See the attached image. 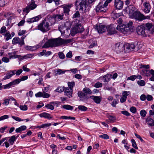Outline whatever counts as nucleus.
I'll return each instance as SVG.
<instances>
[{"label":"nucleus","mask_w":154,"mask_h":154,"mask_svg":"<svg viewBox=\"0 0 154 154\" xmlns=\"http://www.w3.org/2000/svg\"><path fill=\"white\" fill-rule=\"evenodd\" d=\"M72 41L71 39H64L60 38L50 39L45 43L42 48H47L49 47H56L70 43Z\"/></svg>","instance_id":"nucleus-1"},{"label":"nucleus","mask_w":154,"mask_h":154,"mask_svg":"<svg viewBox=\"0 0 154 154\" xmlns=\"http://www.w3.org/2000/svg\"><path fill=\"white\" fill-rule=\"evenodd\" d=\"M132 24V21H130L125 24L119 25L116 27V29L119 31L124 34H129L133 31Z\"/></svg>","instance_id":"nucleus-2"},{"label":"nucleus","mask_w":154,"mask_h":154,"mask_svg":"<svg viewBox=\"0 0 154 154\" xmlns=\"http://www.w3.org/2000/svg\"><path fill=\"white\" fill-rule=\"evenodd\" d=\"M105 1L104 3L100 2L96 8V11L97 12H104L106 10V7L109 3H110L113 0H102Z\"/></svg>","instance_id":"nucleus-3"},{"label":"nucleus","mask_w":154,"mask_h":154,"mask_svg":"<svg viewBox=\"0 0 154 154\" xmlns=\"http://www.w3.org/2000/svg\"><path fill=\"white\" fill-rule=\"evenodd\" d=\"M88 3L87 0H76L75 5L78 10L83 11L85 9Z\"/></svg>","instance_id":"nucleus-4"},{"label":"nucleus","mask_w":154,"mask_h":154,"mask_svg":"<svg viewBox=\"0 0 154 154\" xmlns=\"http://www.w3.org/2000/svg\"><path fill=\"white\" fill-rule=\"evenodd\" d=\"M49 26V22L46 20H44L38 25V28L43 32H45L50 29Z\"/></svg>","instance_id":"nucleus-5"},{"label":"nucleus","mask_w":154,"mask_h":154,"mask_svg":"<svg viewBox=\"0 0 154 154\" xmlns=\"http://www.w3.org/2000/svg\"><path fill=\"white\" fill-rule=\"evenodd\" d=\"M136 30L138 35L143 37H146L148 35V32L146 31L144 24L138 26Z\"/></svg>","instance_id":"nucleus-6"},{"label":"nucleus","mask_w":154,"mask_h":154,"mask_svg":"<svg viewBox=\"0 0 154 154\" xmlns=\"http://www.w3.org/2000/svg\"><path fill=\"white\" fill-rule=\"evenodd\" d=\"M83 26L80 24L77 23L72 28L71 31V35L74 36L76 34L78 33H82L84 31Z\"/></svg>","instance_id":"nucleus-7"},{"label":"nucleus","mask_w":154,"mask_h":154,"mask_svg":"<svg viewBox=\"0 0 154 154\" xmlns=\"http://www.w3.org/2000/svg\"><path fill=\"white\" fill-rule=\"evenodd\" d=\"M37 6L34 0H32L30 4L23 9V11L28 14L31 10L35 8Z\"/></svg>","instance_id":"nucleus-8"},{"label":"nucleus","mask_w":154,"mask_h":154,"mask_svg":"<svg viewBox=\"0 0 154 154\" xmlns=\"http://www.w3.org/2000/svg\"><path fill=\"white\" fill-rule=\"evenodd\" d=\"M71 27V24L69 22H66L64 24L60 25L58 27V29L61 32V34H64L65 30L67 29H69Z\"/></svg>","instance_id":"nucleus-9"},{"label":"nucleus","mask_w":154,"mask_h":154,"mask_svg":"<svg viewBox=\"0 0 154 154\" xmlns=\"http://www.w3.org/2000/svg\"><path fill=\"white\" fill-rule=\"evenodd\" d=\"M146 31L148 32V34H154V25L152 23H147L144 24Z\"/></svg>","instance_id":"nucleus-10"},{"label":"nucleus","mask_w":154,"mask_h":154,"mask_svg":"<svg viewBox=\"0 0 154 154\" xmlns=\"http://www.w3.org/2000/svg\"><path fill=\"white\" fill-rule=\"evenodd\" d=\"M125 50V44L120 42L116 43L115 45V51L117 53H119Z\"/></svg>","instance_id":"nucleus-11"},{"label":"nucleus","mask_w":154,"mask_h":154,"mask_svg":"<svg viewBox=\"0 0 154 154\" xmlns=\"http://www.w3.org/2000/svg\"><path fill=\"white\" fill-rule=\"evenodd\" d=\"M143 11L146 14L149 13L151 8V6L149 2L146 1L143 3Z\"/></svg>","instance_id":"nucleus-12"},{"label":"nucleus","mask_w":154,"mask_h":154,"mask_svg":"<svg viewBox=\"0 0 154 154\" xmlns=\"http://www.w3.org/2000/svg\"><path fill=\"white\" fill-rule=\"evenodd\" d=\"M77 94L80 100L86 101L89 98L86 94L81 91H78Z\"/></svg>","instance_id":"nucleus-13"},{"label":"nucleus","mask_w":154,"mask_h":154,"mask_svg":"<svg viewBox=\"0 0 154 154\" xmlns=\"http://www.w3.org/2000/svg\"><path fill=\"white\" fill-rule=\"evenodd\" d=\"M124 3L121 0H115L114 6L117 9L120 10L122 8Z\"/></svg>","instance_id":"nucleus-14"},{"label":"nucleus","mask_w":154,"mask_h":154,"mask_svg":"<svg viewBox=\"0 0 154 154\" xmlns=\"http://www.w3.org/2000/svg\"><path fill=\"white\" fill-rule=\"evenodd\" d=\"M134 17L136 20L141 21L143 20V14L140 11H136L134 13Z\"/></svg>","instance_id":"nucleus-15"},{"label":"nucleus","mask_w":154,"mask_h":154,"mask_svg":"<svg viewBox=\"0 0 154 154\" xmlns=\"http://www.w3.org/2000/svg\"><path fill=\"white\" fill-rule=\"evenodd\" d=\"M107 27L103 25H99L96 26V29L99 33H102L107 30Z\"/></svg>","instance_id":"nucleus-16"},{"label":"nucleus","mask_w":154,"mask_h":154,"mask_svg":"<svg viewBox=\"0 0 154 154\" xmlns=\"http://www.w3.org/2000/svg\"><path fill=\"white\" fill-rule=\"evenodd\" d=\"M73 89H71L68 87L65 88L64 90V93L65 95L68 97L69 98H71L72 97Z\"/></svg>","instance_id":"nucleus-17"},{"label":"nucleus","mask_w":154,"mask_h":154,"mask_svg":"<svg viewBox=\"0 0 154 154\" xmlns=\"http://www.w3.org/2000/svg\"><path fill=\"white\" fill-rule=\"evenodd\" d=\"M107 31L110 34H113L116 32V30L115 27H114L113 25H110L107 27Z\"/></svg>","instance_id":"nucleus-18"},{"label":"nucleus","mask_w":154,"mask_h":154,"mask_svg":"<svg viewBox=\"0 0 154 154\" xmlns=\"http://www.w3.org/2000/svg\"><path fill=\"white\" fill-rule=\"evenodd\" d=\"M16 70H14L12 71H10L8 73L6 74V75L3 79V80L8 79L11 78L13 75L15 74Z\"/></svg>","instance_id":"nucleus-19"},{"label":"nucleus","mask_w":154,"mask_h":154,"mask_svg":"<svg viewBox=\"0 0 154 154\" xmlns=\"http://www.w3.org/2000/svg\"><path fill=\"white\" fill-rule=\"evenodd\" d=\"M89 98L93 99L94 101V102L97 104H99L100 103L102 99V97L100 96H95L94 95L90 96Z\"/></svg>","instance_id":"nucleus-20"},{"label":"nucleus","mask_w":154,"mask_h":154,"mask_svg":"<svg viewBox=\"0 0 154 154\" xmlns=\"http://www.w3.org/2000/svg\"><path fill=\"white\" fill-rule=\"evenodd\" d=\"M146 122L149 126L152 127L154 126V120L152 118L149 117L146 118Z\"/></svg>","instance_id":"nucleus-21"},{"label":"nucleus","mask_w":154,"mask_h":154,"mask_svg":"<svg viewBox=\"0 0 154 154\" xmlns=\"http://www.w3.org/2000/svg\"><path fill=\"white\" fill-rule=\"evenodd\" d=\"M39 116L41 117H44L49 119H50L52 118L50 114L45 112L40 114Z\"/></svg>","instance_id":"nucleus-22"},{"label":"nucleus","mask_w":154,"mask_h":154,"mask_svg":"<svg viewBox=\"0 0 154 154\" xmlns=\"http://www.w3.org/2000/svg\"><path fill=\"white\" fill-rule=\"evenodd\" d=\"M111 78V77L110 75L107 74L103 76V77H100V79L102 80L103 82H106L109 81Z\"/></svg>","instance_id":"nucleus-23"},{"label":"nucleus","mask_w":154,"mask_h":154,"mask_svg":"<svg viewBox=\"0 0 154 154\" xmlns=\"http://www.w3.org/2000/svg\"><path fill=\"white\" fill-rule=\"evenodd\" d=\"M80 17V14H79V12L78 11H77L73 15L72 18H76L75 19V22L76 23H79L80 22V20L78 19Z\"/></svg>","instance_id":"nucleus-24"},{"label":"nucleus","mask_w":154,"mask_h":154,"mask_svg":"<svg viewBox=\"0 0 154 154\" xmlns=\"http://www.w3.org/2000/svg\"><path fill=\"white\" fill-rule=\"evenodd\" d=\"M38 47L37 46H29L26 45L25 46V48L27 50L34 51L37 49Z\"/></svg>","instance_id":"nucleus-25"},{"label":"nucleus","mask_w":154,"mask_h":154,"mask_svg":"<svg viewBox=\"0 0 154 154\" xmlns=\"http://www.w3.org/2000/svg\"><path fill=\"white\" fill-rule=\"evenodd\" d=\"M89 43L90 44L89 47V48H92L94 46L97 45V41L95 40L90 39L89 41Z\"/></svg>","instance_id":"nucleus-26"},{"label":"nucleus","mask_w":154,"mask_h":154,"mask_svg":"<svg viewBox=\"0 0 154 154\" xmlns=\"http://www.w3.org/2000/svg\"><path fill=\"white\" fill-rule=\"evenodd\" d=\"M39 18L38 16H37L28 19L27 22L29 23H32L39 20Z\"/></svg>","instance_id":"nucleus-27"},{"label":"nucleus","mask_w":154,"mask_h":154,"mask_svg":"<svg viewBox=\"0 0 154 154\" xmlns=\"http://www.w3.org/2000/svg\"><path fill=\"white\" fill-rule=\"evenodd\" d=\"M20 39L17 37H14L12 41V44L14 45L18 44L20 45Z\"/></svg>","instance_id":"nucleus-28"},{"label":"nucleus","mask_w":154,"mask_h":154,"mask_svg":"<svg viewBox=\"0 0 154 154\" xmlns=\"http://www.w3.org/2000/svg\"><path fill=\"white\" fill-rule=\"evenodd\" d=\"M26 128V126H21L19 128L16 129L15 131L17 133H19L21 131L25 130Z\"/></svg>","instance_id":"nucleus-29"},{"label":"nucleus","mask_w":154,"mask_h":154,"mask_svg":"<svg viewBox=\"0 0 154 154\" xmlns=\"http://www.w3.org/2000/svg\"><path fill=\"white\" fill-rule=\"evenodd\" d=\"M9 137L10 138L8 140L9 142L11 145H13L14 142L17 139L15 137V136L14 135H13L11 137Z\"/></svg>","instance_id":"nucleus-30"},{"label":"nucleus","mask_w":154,"mask_h":154,"mask_svg":"<svg viewBox=\"0 0 154 154\" xmlns=\"http://www.w3.org/2000/svg\"><path fill=\"white\" fill-rule=\"evenodd\" d=\"M116 120V117L112 116L110 117L109 120H107L106 121L107 122V123H112L115 122Z\"/></svg>","instance_id":"nucleus-31"},{"label":"nucleus","mask_w":154,"mask_h":154,"mask_svg":"<svg viewBox=\"0 0 154 154\" xmlns=\"http://www.w3.org/2000/svg\"><path fill=\"white\" fill-rule=\"evenodd\" d=\"M83 91L85 94H92V92L90 89L88 88H85L82 90Z\"/></svg>","instance_id":"nucleus-32"},{"label":"nucleus","mask_w":154,"mask_h":154,"mask_svg":"<svg viewBox=\"0 0 154 154\" xmlns=\"http://www.w3.org/2000/svg\"><path fill=\"white\" fill-rule=\"evenodd\" d=\"M62 108L68 110H72L73 107L69 105L63 104L62 105Z\"/></svg>","instance_id":"nucleus-33"},{"label":"nucleus","mask_w":154,"mask_h":154,"mask_svg":"<svg viewBox=\"0 0 154 154\" xmlns=\"http://www.w3.org/2000/svg\"><path fill=\"white\" fill-rule=\"evenodd\" d=\"M4 36L6 37L5 40L6 41H8L9 40L11 39L12 37L9 31L7 32L5 34Z\"/></svg>","instance_id":"nucleus-34"},{"label":"nucleus","mask_w":154,"mask_h":154,"mask_svg":"<svg viewBox=\"0 0 154 154\" xmlns=\"http://www.w3.org/2000/svg\"><path fill=\"white\" fill-rule=\"evenodd\" d=\"M52 125L51 123L43 124L42 125L38 127L39 128H43L49 127Z\"/></svg>","instance_id":"nucleus-35"},{"label":"nucleus","mask_w":154,"mask_h":154,"mask_svg":"<svg viewBox=\"0 0 154 154\" xmlns=\"http://www.w3.org/2000/svg\"><path fill=\"white\" fill-rule=\"evenodd\" d=\"M70 7L69 6H66L64 7L63 8L64 13H66L67 14H69V11Z\"/></svg>","instance_id":"nucleus-36"},{"label":"nucleus","mask_w":154,"mask_h":154,"mask_svg":"<svg viewBox=\"0 0 154 154\" xmlns=\"http://www.w3.org/2000/svg\"><path fill=\"white\" fill-rule=\"evenodd\" d=\"M60 118L63 119H70L74 120L75 119V118L74 117L71 116H61L60 117Z\"/></svg>","instance_id":"nucleus-37"},{"label":"nucleus","mask_w":154,"mask_h":154,"mask_svg":"<svg viewBox=\"0 0 154 154\" xmlns=\"http://www.w3.org/2000/svg\"><path fill=\"white\" fill-rule=\"evenodd\" d=\"M65 89V88L64 87H59L55 90V91L57 92L61 93L64 91Z\"/></svg>","instance_id":"nucleus-38"},{"label":"nucleus","mask_w":154,"mask_h":154,"mask_svg":"<svg viewBox=\"0 0 154 154\" xmlns=\"http://www.w3.org/2000/svg\"><path fill=\"white\" fill-rule=\"evenodd\" d=\"M78 109L81 111H85L88 109L87 107L83 105H80L78 107Z\"/></svg>","instance_id":"nucleus-39"},{"label":"nucleus","mask_w":154,"mask_h":154,"mask_svg":"<svg viewBox=\"0 0 154 154\" xmlns=\"http://www.w3.org/2000/svg\"><path fill=\"white\" fill-rule=\"evenodd\" d=\"M66 71L65 70H62L58 69L56 70V74L58 75L64 74Z\"/></svg>","instance_id":"nucleus-40"},{"label":"nucleus","mask_w":154,"mask_h":154,"mask_svg":"<svg viewBox=\"0 0 154 154\" xmlns=\"http://www.w3.org/2000/svg\"><path fill=\"white\" fill-rule=\"evenodd\" d=\"M7 30L6 29V27L5 26H2L1 29L0 30V33L2 34L3 35H4V33L5 32H7Z\"/></svg>","instance_id":"nucleus-41"},{"label":"nucleus","mask_w":154,"mask_h":154,"mask_svg":"<svg viewBox=\"0 0 154 154\" xmlns=\"http://www.w3.org/2000/svg\"><path fill=\"white\" fill-rule=\"evenodd\" d=\"M75 85V83L74 82H69L68 83V88L71 89H73V88Z\"/></svg>","instance_id":"nucleus-42"},{"label":"nucleus","mask_w":154,"mask_h":154,"mask_svg":"<svg viewBox=\"0 0 154 154\" xmlns=\"http://www.w3.org/2000/svg\"><path fill=\"white\" fill-rule=\"evenodd\" d=\"M119 103V101L118 100L114 99L113 100L112 103L111 104V105L112 106L116 107V105L117 104Z\"/></svg>","instance_id":"nucleus-43"},{"label":"nucleus","mask_w":154,"mask_h":154,"mask_svg":"<svg viewBox=\"0 0 154 154\" xmlns=\"http://www.w3.org/2000/svg\"><path fill=\"white\" fill-rule=\"evenodd\" d=\"M131 143L132 146L135 149H138V147L135 140L134 139L131 140Z\"/></svg>","instance_id":"nucleus-44"},{"label":"nucleus","mask_w":154,"mask_h":154,"mask_svg":"<svg viewBox=\"0 0 154 154\" xmlns=\"http://www.w3.org/2000/svg\"><path fill=\"white\" fill-rule=\"evenodd\" d=\"M24 56V58L26 59L28 58H30L34 56V54H29L26 55H25Z\"/></svg>","instance_id":"nucleus-45"},{"label":"nucleus","mask_w":154,"mask_h":154,"mask_svg":"<svg viewBox=\"0 0 154 154\" xmlns=\"http://www.w3.org/2000/svg\"><path fill=\"white\" fill-rule=\"evenodd\" d=\"M21 80L20 79H18L14 80L12 82V83L13 85L18 84L20 82Z\"/></svg>","instance_id":"nucleus-46"},{"label":"nucleus","mask_w":154,"mask_h":154,"mask_svg":"<svg viewBox=\"0 0 154 154\" xmlns=\"http://www.w3.org/2000/svg\"><path fill=\"white\" fill-rule=\"evenodd\" d=\"M54 102H52L50 104H48L45 106V107L47 108L50 109L51 110H53L54 109V106H53L51 103H53Z\"/></svg>","instance_id":"nucleus-47"},{"label":"nucleus","mask_w":154,"mask_h":154,"mask_svg":"<svg viewBox=\"0 0 154 154\" xmlns=\"http://www.w3.org/2000/svg\"><path fill=\"white\" fill-rule=\"evenodd\" d=\"M137 83L138 85L140 86H144L146 84L145 82L143 80L138 81Z\"/></svg>","instance_id":"nucleus-48"},{"label":"nucleus","mask_w":154,"mask_h":154,"mask_svg":"<svg viewBox=\"0 0 154 154\" xmlns=\"http://www.w3.org/2000/svg\"><path fill=\"white\" fill-rule=\"evenodd\" d=\"M99 137L100 138H101L104 139H109V136L106 134H104L102 135H100L99 136Z\"/></svg>","instance_id":"nucleus-49"},{"label":"nucleus","mask_w":154,"mask_h":154,"mask_svg":"<svg viewBox=\"0 0 154 154\" xmlns=\"http://www.w3.org/2000/svg\"><path fill=\"white\" fill-rule=\"evenodd\" d=\"M26 36L25 35H23L21 38L20 40V46H22L24 44V39L26 38Z\"/></svg>","instance_id":"nucleus-50"},{"label":"nucleus","mask_w":154,"mask_h":154,"mask_svg":"<svg viewBox=\"0 0 154 154\" xmlns=\"http://www.w3.org/2000/svg\"><path fill=\"white\" fill-rule=\"evenodd\" d=\"M152 110H149V113L150 115L153 116L154 115V104L151 105V106Z\"/></svg>","instance_id":"nucleus-51"},{"label":"nucleus","mask_w":154,"mask_h":154,"mask_svg":"<svg viewBox=\"0 0 154 154\" xmlns=\"http://www.w3.org/2000/svg\"><path fill=\"white\" fill-rule=\"evenodd\" d=\"M143 72L144 73V74L147 76H150V70L149 71L146 69H144L143 70Z\"/></svg>","instance_id":"nucleus-52"},{"label":"nucleus","mask_w":154,"mask_h":154,"mask_svg":"<svg viewBox=\"0 0 154 154\" xmlns=\"http://www.w3.org/2000/svg\"><path fill=\"white\" fill-rule=\"evenodd\" d=\"M58 55L60 58L61 59H63L65 57V56L64 54L61 52H60L59 53Z\"/></svg>","instance_id":"nucleus-53"},{"label":"nucleus","mask_w":154,"mask_h":154,"mask_svg":"<svg viewBox=\"0 0 154 154\" xmlns=\"http://www.w3.org/2000/svg\"><path fill=\"white\" fill-rule=\"evenodd\" d=\"M20 108L21 110H26L27 109V107L26 105H20Z\"/></svg>","instance_id":"nucleus-54"},{"label":"nucleus","mask_w":154,"mask_h":154,"mask_svg":"<svg viewBox=\"0 0 154 154\" xmlns=\"http://www.w3.org/2000/svg\"><path fill=\"white\" fill-rule=\"evenodd\" d=\"M146 111L144 110L143 109L140 111V115L141 116L144 117L146 116Z\"/></svg>","instance_id":"nucleus-55"},{"label":"nucleus","mask_w":154,"mask_h":154,"mask_svg":"<svg viewBox=\"0 0 154 154\" xmlns=\"http://www.w3.org/2000/svg\"><path fill=\"white\" fill-rule=\"evenodd\" d=\"M130 94V92L129 91H124L122 93V96L127 98V96Z\"/></svg>","instance_id":"nucleus-56"},{"label":"nucleus","mask_w":154,"mask_h":154,"mask_svg":"<svg viewBox=\"0 0 154 154\" xmlns=\"http://www.w3.org/2000/svg\"><path fill=\"white\" fill-rule=\"evenodd\" d=\"M136 79V75H132L131 76L129 77L128 78L127 80H131V81H134Z\"/></svg>","instance_id":"nucleus-57"},{"label":"nucleus","mask_w":154,"mask_h":154,"mask_svg":"<svg viewBox=\"0 0 154 154\" xmlns=\"http://www.w3.org/2000/svg\"><path fill=\"white\" fill-rule=\"evenodd\" d=\"M9 58L7 57H4L2 58V61L4 62L5 63H7L9 61Z\"/></svg>","instance_id":"nucleus-58"},{"label":"nucleus","mask_w":154,"mask_h":154,"mask_svg":"<svg viewBox=\"0 0 154 154\" xmlns=\"http://www.w3.org/2000/svg\"><path fill=\"white\" fill-rule=\"evenodd\" d=\"M102 83L100 82H96L94 85V86L95 88H99L101 87L102 86Z\"/></svg>","instance_id":"nucleus-59"},{"label":"nucleus","mask_w":154,"mask_h":154,"mask_svg":"<svg viewBox=\"0 0 154 154\" xmlns=\"http://www.w3.org/2000/svg\"><path fill=\"white\" fill-rule=\"evenodd\" d=\"M12 85H13L12 83L11 82H10L8 84L5 85L4 86V89H7V88H10L11 86Z\"/></svg>","instance_id":"nucleus-60"},{"label":"nucleus","mask_w":154,"mask_h":154,"mask_svg":"<svg viewBox=\"0 0 154 154\" xmlns=\"http://www.w3.org/2000/svg\"><path fill=\"white\" fill-rule=\"evenodd\" d=\"M12 118L16 120V121H18V122H20V121H23L24 120H23V119L21 120L20 118H19L18 117H16V116H12Z\"/></svg>","instance_id":"nucleus-61"},{"label":"nucleus","mask_w":154,"mask_h":154,"mask_svg":"<svg viewBox=\"0 0 154 154\" xmlns=\"http://www.w3.org/2000/svg\"><path fill=\"white\" fill-rule=\"evenodd\" d=\"M146 99L148 101H151L153 99V97L150 95L148 94L146 95Z\"/></svg>","instance_id":"nucleus-62"},{"label":"nucleus","mask_w":154,"mask_h":154,"mask_svg":"<svg viewBox=\"0 0 154 154\" xmlns=\"http://www.w3.org/2000/svg\"><path fill=\"white\" fill-rule=\"evenodd\" d=\"M128 8L129 10V11L130 12H132L134 9L135 7L132 5H129Z\"/></svg>","instance_id":"nucleus-63"},{"label":"nucleus","mask_w":154,"mask_h":154,"mask_svg":"<svg viewBox=\"0 0 154 154\" xmlns=\"http://www.w3.org/2000/svg\"><path fill=\"white\" fill-rule=\"evenodd\" d=\"M146 96L144 94H142L140 97V99L142 101H145L146 99Z\"/></svg>","instance_id":"nucleus-64"}]
</instances>
